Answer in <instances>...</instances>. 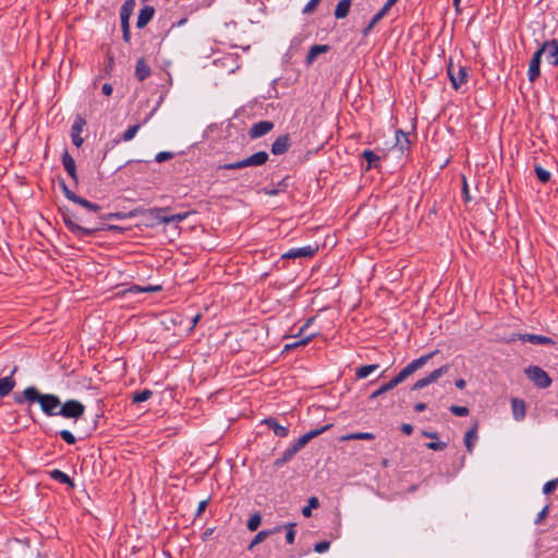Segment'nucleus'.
Segmentation results:
<instances>
[{"instance_id": "obj_1", "label": "nucleus", "mask_w": 558, "mask_h": 558, "mask_svg": "<svg viewBox=\"0 0 558 558\" xmlns=\"http://www.w3.org/2000/svg\"><path fill=\"white\" fill-rule=\"evenodd\" d=\"M438 353V350L429 352L428 354L422 355L418 359L413 360L404 368H402L392 379L381 385L377 390L373 391L369 396L371 399L388 392L389 390L397 387L399 384L404 381L409 376L413 375L416 371L421 369L430 359Z\"/></svg>"}, {"instance_id": "obj_2", "label": "nucleus", "mask_w": 558, "mask_h": 558, "mask_svg": "<svg viewBox=\"0 0 558 558\" xmlns=\"http://www.w3.org/2000/svg\"><path fill=\"white\" fill-rule=\"evenodd\" d=\"M24 400L28 402H38L43 412L49 416L59 415L61 402L54 395H43L36 387L31 386L23 391V397H15V401L17 403H22Z\"/></svg>"}, {"instance_id": "obj_3", "label": "nucleus", "mask_w": 558, "mask_h": 558, "mask_svg": "<svg viewBox=\"0 0 558 558\" xmlns=\"http://www.w3.org/2000/svg\"><path fill=\"white\" fill-rule=\"evenodd\" d=\"M268 160V154L264 150L257 151L253 154L252 156L236 162L232 163H226L223 166H220V169H227V170H235V169H242L245 167H257L264 165Z\"/></svg>"}, {"instance_id": "obj_4", "label": "nucleus", "mask_w": 558, "mask_h": 558, "mask_svg": "<svg viewBox=\"0 0 558 558\" xmlns=\"http://www.w3.org/2000/svg\"><path fill=\"white\" fill-rule=\"evenodd\" d=\"M526 377L541 389L548 388L553 380L549 375L539 366L531 365L524 371Z\"/></svg>"}, {"instance_id": "obj_5", "label": "nucleus", "mask_w": 558, "mask_h": 558, "mask_svg": "<svg viewBox=\"0 0 558 558\" xmlns=\"http://www.w3.org/2000/svg\"><path fill=\"white\" fill-rule=\"evenodd\" d=\"M447 73L454 89H458L462 84L466 82V68L454 63L451 59L447 66Z\"/></svg>"}, {"instance_id": "obj_6", "label": "nucleus", "mask_w": 558, "mask_h": 558, "mask_svg": "<svg viewBox=\"0 0 558 558\" xmlns=\"http://www.w3.org/2000/svg\"><path fill=\"white\" fill-rule=\"evenodd\" d=\"M450 369V365L449 364H445L436 369H434L432 373H429L427 376L418 379L417 381H415L413 384V386L411 387V390H420L430 384H434L436 383L441 376H444L445 374H447Z\"/></svg>"}, {"instance_id": "obj_7", "label": "nucleus", "mask_w": 558, "mask_h": 558, "mask_svg": "<svg viewBox=\"0 0 558 558\" xmlns=\"http://www.w3.org/2000/svg\"><path fill=\"white\" fill-rule=\"evenodd\" d=\"M450 369V365L449 364H445L436 369H434L432 373H429L427 376L418 379L417 381H415L413 384V386L411 387V390H420L430 384H434L436 383L441 376H444L445 374H447Z\"/></svg>"}, {"instance_id": "obj_8", "label": "nucleus", "mask_w": 558, "mask_h": 558, "mask_svg": "<svg viewBox=\"0 0 558 558\" xmlns=\"http://www.w3.org/2000/svg\"><path fill=\"white\" fill-rule=\"evenodd\" d=\"M85 407L77 400H68L59 409V415L77 420L84 414Z\"/></svg>"}, {"instance_id": "obj_9", "label": "nucleus", "mask_w": 558, "mask_h": 558, "mask_svg": "<svg viewBox=\"0 0 558 558\" xmlns=\"http://www.w3.org/2000/svg\"><path fill=\"white\" fill-rule=\"evenodd\" d=\"M515 340H521L523 342H530L536 345H547L555 344V341L546 336L542 335H532V333H513L509 337L507 342H513Z\"/></svg>"}, {"instance_id": "obj_10", "label": "nucleus", "mask_w": 558, "mask_h": 558, "mask_svg": "<svg viewBox=\"0 0 558 558\" xmlns=\"http://www.w3.org/2000/svg\"><path fill=\"white\" fill-rule=\"evenodd\" d=\"M135 7V0H125L121 11H120V19H121V26L123 32V39L128 43L130 41V26H129V20L130 16L133 13Z\"/></svg>"}, {"instance_id": "obj_11", "label": "nucleus", "mask_w": 558, "mask_h": 558, "mask_svg": "<svg viewBox=\"0 0 558 558\" xmlns=\"http://www.w3.org/2000/svg\"><path fill=\"white\" fill-rule=\"evenodd\" d=\"M61 187H62V191L65 195V197L70 201H72L73 203L75 204H78L81 205L82 207L88 209V210H93V211H98L100 210V206L97 205V204H94L83 197H80L77 196L75 193H73L64 182H61Z\"/></svg>"}, {"instance_id": "obj_12", "label": "nucleus", "mask_w": 558, "mask_h": 558, "mask_svg": "<svg viewBox=\"0 0 558 558\" xmlns=\"http://www.w3.org/2000/svg\"><path fill=\"white\" fill-rule=\"evenodd\" d=\"M539 50L542 54L546 56V59L551 65L558 66V41L556 39L545 41L539 47Z\"/></svg>"}, {"instance_id": "obj_13", "label": "nucleus", "mask_w": 558, "mask_h": 558, "mask_svg": "<svg viewBox=\"0 0 558 558\" xmlns=\"http://www.w3.org/2000/svg\"><path fill=\"white\" fill-rule=\"evenodd\" d=\"M318 250L317 245H306L303 247L291 248L282 254V258L295 259L301 257H312Z\"/></svg>"}, {"instance_id": "obj_14", "label": "nucleus", "mask_w": 558, "mask_h": 558, "mask_svg": "<svg viewBox=\"0 0 558 558\" xmlns=\"http://www.w3.org/2000/svg\"><path fill=\"white\" fill-rule=\"evenodd\" d=\"M73 218L74 217L69 214L63 216L64 223L73 233L78 235H92L97 230L96 228L82 227L76 221H74Z\"/></svg>"}, {"instance_id": "obj_15", "label": "nucleus", "mask_w": 558, "mask_h": 558, "mask_svg": "<svg viewBox=\"0 0 558 558\" xmlns=\"http://www.w3.org/2000/svg\"><path fill=\"white\" fill-rule=\"evenodd\" d=\"M331 427L330 424L323 426L318 429L310 430L308 433L302 435L296 442L293 445L296 451L301 450L308 441H311L313 438L317 437L322 433L326 432Z\"/></svg>"}, {"instance_id": "obj_16", "label": "nucleus", "mask_w": 558, "mask_h": 558, "mask_svg": "<svg viewBox=\"0 0 558 558\" xmlns=\"http://www.w3.org/2000/svg\"><path fill=\"white\" fill-rule=\"evenodd\" d=\"M85 124H86L85 119L78 116V117H76V119L72 125L71 137H72L73 144L77 148L81 147L84 142L83 137L81 136V132Z\"/></svg>"}, {"instance_id": "obj_17", "label": "nucleus", "mask_w": 558, "mask_h": 558, "mask_svg": "<svg viewBox=\"0 0 558 558\" xmlns=\"http://www.w3.org/2000/svg\"><path fill=\"white\" fill-rule=\"evenodd\" d=\"M274 128V123L270 121H260L252 125L248 135L251 138H258L266 135Z\"/></svg>"}, {"instance_id": "obj_18", "label": "nucleus", "mask_w": 558, "mask_h": 558, "mask_svg": "<svg viewBox=\"0 0 558 558\" xmlns=\"http://www.w3.org/2000/svg\"><path fill=\"white\" fill-rule=\"evenodd\" d=\"M410 147V141L408 134L401 130L396 132V144L391 150L396 154L402 155Z\"/></svg>"}, {"instance_id": "obj_19", "label": "nucleus", "mask_w": 558, "mask_h": 558, "mask_svg": "<svg viewBox=\"0 0 558 558\" xmlns=\"http://www.w3.org/2000/svg\"><path fill=\"white\" fill-rule=\"evenodd\" d=\"M542 56L543 54L538 48L530 61L529 71H527L530 82H534L539 75V64H541Z\"/></svg>"}, {"instance_id": "obj_20", "label": "nucleus", "mask_w": 558, "mask_h": 558, "mask_svg": "<svg viewBox=\"0 0 558 558\" xmlns=\"http://www.w3.org/2000/svg\"><path fill=\"white\" fill-rule=\"evenodd\" d=\"M511 411L513 418L518 422L522 421L526 415V405L522 399L512 398L511 399Z\"/></svg>"}, {"instance_id": "obj_21", "label": "nucleus", "mask_w": 558, "mask_h": 558, "mask_svg": "<svg viewBox=\"0 0 558 558\" xmlns=\"http://www.w3.org/2000/svg\"><path fill=\"white\" fill-rule=\"evenodd\" d=\"M169 210V207H154L148 210V215L151 216L158 223L169 225L170 215H166Z\"/></svg>"}, {"instance_id": "obj_22", "label": "nucleus", "mask_w": 558, "mask_h": 558, "mask_svg": "<svg viewBox=\"0 0 558 558\" xmlns=\"http://www.w3.org/2000/svg\"><path fill=\"white\" fill-rule=\"evenodd\" d=\"M290 146L289 135H281L276 138V141L271 145V153L274 155H282L284 154Z\"/></svg>"}, {"instance_id": "obj_23", "label": "nucleus", "mask_w": 558, "mask_h": 558, "mask_svg": "<svg viewBox=\"0 0 558 558\" xmlns=\"http://www.w3.org/2000/svg\"><path fill=\"white\" fill-rule=\"evenodd\" d=\"M62 163L68 174L77 182L76 165L73 157L64 150L62 154Z\"/></svg>"}, {"instance_id": "obj_24", "label": "nucleus", "mask_w": 558, "mask_h": 558, "mask_svg": "<svg viewBox=\"0 0 558 558\" xmlns=\"http://www.w3.org/2000/svg\"><path fill=\"white\" fill-rule=\"evenodd\" d=\"M155 14V9L150 5L144 7L137 16L136 26L138 28L145 27L153 19Z\"/></svg>"}, {"instance_id": "obj_25", "label": "nucleus", "mask_w": 558, "mask_h": 558, "mask_svg": "<svg viewBox=\"0 0 558 558\" xmlns=\"http://www.w3.org/2000/svg\"><path fill=\"white\" fill-rule=\"evenodd\" d=\"M328 50H329V46H327V45L312 46L306 56V63L312 64L319 54L325 53Z\"/></svg>"}, {"instance_id": "obj_26", "label": "nucleus", "mask_w": 558, "mask_h": 558, "mask_svg": "<svg viewBox=\"0 0 558 558\" xmlns=\"http://www.w3.org/2000/svg\"><path fill=\"white\" fill-rule=\"evenodd\" d=\"M264 423L274 430L275 435L278 437L288 436V428L286 426L280 425L275 418H266Z\"/></svg>"}, {"instance_id": "obj_27", "label": "nucleus", "mask_w": 558, "mask_h": 558, "mask_svg": "<svg viewBox=\"0 0 558 558\" xmlns=\"http://www.w3.org/2000/svg\"><path fill=\"white\" fill-rule=\"evenodd\" d=\"M135 75L140 81H144L150 75V69L143 58L136 61Z\"/></svg>"}, {"instance_id": "obj_28", "label": "nucleus", "mask_w": 558, "mask_h": 558, "mask_svg": "<svg viewBox=\"0 0 558 558\" xmlns=\"http://www.w3.org/2000/svg\"><path fill=\"white\" fill-rule=\"evenodd\" d=\"M477 439V426L474 425L470 430H468L464 435V444L466 447V450L472 453L474 444Z\"/></svg>"}, {"instance_id": "obj_29", "label": "nucleus", "mask_w": 558, "mask_h": 558, "mask_svg": "<svg viewBox=\"0 0 558 558\" xmlns=\"http://www.w3.org/2000/svg\"><path fill=\"white\" fill-rule=\"evenodd\" d=\"M279 531H280V527H276L274 530H263V531L258 532L255 535V537L253 538V541L251 542V544L248 545V549L252 550L256 545L264 542L269 535H271L276 532H279Z\"/></svg>"}, {"instance_id": "obj_30", "label": "nucleus", "mask_w": 558, "mask_h": 558, "mask_svg": "<svg viewBox=\"0 0 558 558\" xmlns=\"http://www.w3.org/2000/svg\"><path fill=\"white\" fill-rule=\"evenodd\" d=\"M15 387V381L11 376L0 378V397L8 396Z\"/></svg>"}, {"instance_id": "obj_31", "label": "nucleus", "mask_w": 558, "mask_h": 558, "mask_svg": "<svg viewBox=\"0 0 558 558\" xmlns=\"http://www.w3.org/2000/svg\"><path fill=\"white\" fill-rule=\"evenodd\" d=\"M351 7V0H340L335 9L336 19H344Z\"/></svg>"}, {"instance_id": "obj_32", "label": "nucleus", "mask_w": 558, "mask_h": 558, "mask_svg": "<svg viewBox=\"0 0 558 558\" xmlns=\"http://www.w3.org/2000/svg\"><path fill=\"white\" fill-rule=\"evenodd\" d=\"M375 435L372 433H352L341 437L342 441L347 440H373Z\"/></svg>"}, {"instance_id": "obj_33", "label": "nucleus", "mask_w": 558, "mask_h": 558, "mask_svg": "<svg viewBox=\"0 0 558 558\" xmlns=\"http://www.w3.org/2000/svg\"><path fill=\"white\" fill-rule=\"evenodd\" d=\"M378 365L377 364H369V365H362L360 367L356 368L355 371V375L359 379H364L366 378L369 374H372L373 372H375L376 369H378Z\"/></svg>"}, {"instance_id": "obj_34", "label": "nucleus", "mask_w": 558, "mask_h": 558, "mask_svg": "<svg viewBox=\"0 0 558 558\" xmlns=\"http://www.w3.org/2000/svg\"><path fill=\"white\" fill-rule=\"evenodd\" d=\"M388 10H386L384 7L372 17L367 26L364 28L363 34L366 36L373 27L386 15Z\"/></svg>"}, {"instance_id": "obj_35", "label": "nucleus", "mask_w": 558, "mask_h": 558, "mask_svg": "<svg viewBox=\"0 0 558 558\" xmlns=\"http://www.w3.org/2000/svg\"><path fill=\"white\" fill-rule=\"evenodd\" d=\"M162 288L161 286L159 284H156V286H145V287H142V286H133L131 287L129 290H126V292H131V293H141V292H148V293H151V292H158L160 291Z\"/></svg>"}, {"instance_id": "obj_36", "label": "nucleus", "mask_w": 558, "mask_h": 558, "mask_svg": "<svg viewBox=\"0 0 558 558\" xmlns=\"http://www.w3.org/2000/svg\"><path fill=\"white\" fill-rule=\"evenodd\" d=\"M50 476L60 483L69 484L71 487H74L73 481L70 478V476L60 470L51 471Z\"/></svg>"}, {"instance_id": "obj_37", "label": "nucleus", "mask_w": 558, "mask_h": 558, "mask_svg": "<svg viewBox=\"0 0 558 558\" xmlns=\"http://www.w3.org/2000/svg\"><path fill=\"white\" fill-rule=\"evenodd\" d=\"M298 451L295 450V448L293 446H291L290 448H288L283 453H282V457L280 459H277L275 461V465L276 466H281L283 465L284 463H287L288 461H290L294 454L296 453Z\"/></svg>"}, {"instance_id": "obj_38", "label": "nucleus", "mask_w": 558, "mask_h": 558, "mask_svg": "<svg viewBox=\"0 0 558 558\" xmlns=\"http://www.w3.org/2000/svg\"><path fill=\"white\" fill-rule=\"evenodd\" d=\"M151 395H153V392L148 389L137 391V392L133 393L132 401L134 403L144 402V401L148 400L151 397Z\"/></svg>"}, {"instance_id": "obj_39", "label": "nucleus", "mask_w": 558, "mask_h": 558, "mask_svg": "<svg viewBox=\"0 0 558 558\" xmlns=\"http://www.w3.org/2000/svg\"><path fill=\"white\" fill-rule=\"evenodd\" d=\"M262 517L258 512L251 515V518L247 521V529L250 531H256L258 526L260 525Z\"/></svg>"}, {"instance_id": "obj_40", "label": "nucleus", "mask_w": 558, "mask_h": 558, "mask_svg": "<svg viewBox=\"0 0 558 558\" xmlns=\"http://www.w3.org/2000/svg\"><path fill=\"white\" fill-rule=\"evenodd\" d=\"M319 505L318 499L316 497H311L308 499V505L302 509V514L306 518L311 517L312 509L317 508Z\"/></svg>"}, {"instance_id": "obj_41", "label": "nucleus", "mask_w": 558, "mask_h": 558, "mask_svg": "<svg viewBox=\"0 0 558 558\" xmlns=\"http://www.w3.org/2000/svg\"><path fill=\"white\" fill-rule=\"evenodd\" d=\"M363 157L367 160V169L372 168V167H375L376 166V161H378L380 159L379 156H377L374 151L372 150H364L363 151Z\"/></svg>"}, {"instance_id": "obj_42", "label": "nucleus", "mask_w": 558, "mask_h": 558, "mask_svg": "<svg viewBox=\"0 0 558 558\" xmlns=\"http://www.w3.org/2000/svg\"><path fill=\"white\" fill-rule=\"evenodd\" d=\"M140 128H141L140 124H135V125L128 128V130L123 133V136H122L123 141L129 142V141L133 140L135 137V135L137 134Z\"/></svg>"}, {"instance_id": "obj_43", "label": "nucleus", "mask_w": 558, "mask_h": 558, "mask_svg": "<svg viewBox=\"0 0 558 558\" xmlns=\"http://www.w3.org/2000/svg\"><path fill=\"white\" fill-rule=\"evenodd\" d=\"M535 173H536L537 179L543 183L548 182L550 179V173L547 170H545L544 168H542L541 166H537L535 168Z\"/></svg>"}, {"instance_id": "obj_44", "label": "nucleus", "mask_w": 558, "mask_h": 558, "mask_svg": "<svg viewBox=\"0 0 558 558\" xmlns=\"http://www.w3.org/2000/svg\"><path fill=\"white\" fill-rule=\"evenodd\" d=\"M449 411L457 416H466L469 414V409L466 407L451 405Z\"/></svg>"}, {"instance_id": "obj_45", "label": "nucleus", "mask_w": 558, "mask_h": 558, "mask_svg": "<svg viewBox=\"0 0 558 558\" xmlns=\"http://www.w3.org/2000/svg\"><path fill=\"white\" fill-rule=\"evenodd\" d=\"M60 436L61 438L66 442V444H74L75 442V437L74 435L70 432V430H66V429H63L60 432Z\"/></svg>"}, {"instance_id": "obj_46", "label": "nucleus", "mask_w": 558, "mask_h": 558, "mask_svg": "<svg viewBox=\"0 0 558 558\" xmlns=\"http://www.w3.org/2000/svg\"><path fill=\"white\" fill-rule=\"evenodd\" d=\"M557 485H558V480H551V481H548L544 487H543V493L544 494H550L553 493L556 488H557Z\"/></svg>"}, {"instance_id": "obj_47", "label": "nucleus", "mask_w": 558, "mask_h": 558, "mask_svg": "<svg viewBox=\"0 0 558 558\" xmlns=\"http://www.w3.org/2000/svg\"><path fill=\"white\" fill-rule=\"evenodd\" d=\"M173 156H174V154L171 151H160L156 155L155 160L157 162H163L166 160L173 158Z\"/></svg>"}, {"instance_id": "obj_48", "label": "nucleus", "mask_w": 558, "mask_h": 558, "mask_svg": "<svg viewBox=\"0 0 558 558\" xmlns=\"http://www.w3.org/2000/svg\"><path fill=\"white\" fill-rule=\"evenodd\" d=\"M191 213L186 211V213H178V214H174V215H170V223L172 222H181L183 221L184 219H186L189 216H190Z\"/></svg>"}, {"instance_id": "obj_49", "label": "nucleus", "mask_w": 558, "mask_h": 558, "mask_svg": "<svg viewBox=\"0 0 558 558\" xmlns=\"http://www.w3.org/2000/svg\"><path fill=\"white\" fill-rule=\"evenodd\" d=\"M330 547V543L327 542V541H324V542H319L317 544H315V547H314V550L318 554H323L325 551H327Z\"/></svg>"}, {"instance_id": "obj_50", "label": "nucleus", "mask_w": 558, "mask_h": 558, "mask_svg": "<svg viewBox=\"0 0 558 558\" xmlns=\"http://www.w3.org/2000/svg\"><path fill=\"white\" fill-rule=\"evenodd\" d=\"M426 447L428 449H430V450L441 451V450H444L447 447V444L446 442H441V441H433V442H428L426 445Z\"/></svg>"}, {"instance_id": "obj_51", "label": "nucleus", "mask_w": 558, "mask_h": 558, "mask_svg": "<svg viewBox=\"0 0 558 558\" xmlns=\"http://www.w3.org/2000/svg\"><path fill=\"white\" fill-rule=\"evenodd\" d=\"M320 0H310L308 3L304 7L303 9V13L304 14H310L312 13L316 7L318 5Z\"/></svg>"}, {"instance_id": "obj_52", "label": "nucleus", "mask_w": 558, "mask_h": 558, "mask_svg": "<svg viewBox=\"0 0 558 558\" xmlns=\"http://www.w3.org/2000/svg\"><path fill=\"white\" fill-rule=\"evenodd\" d=\"M287 527H288V531L286 534V539H287V543L292 544L295 538L294 524H289Z\"/></svg>"}, {"instance_id": "obj_53", "label": "nucleus", "mask_w": 558, "mask_h": 558, "mask_svg": "<svg viewBox=\"0 0 558 558\" xmlns=\"http://www.w3.org/2000/svg\"><path fill=\"white\" fill-rule=\"evenodd\" d=\"M548 509L549 507L548 506H545L542 511L537 514V518L535 519V523L538 524L541 523L547 515L548 513Z\"/></svg>"}, {"instance_id": "obj_54", "label": "nucleus", "mask_w": 558, "mask_h": 558, "mask_svg": "<svg viewBox=\"0 0 558 558\" xmlns=\"http://www.w3.org/2000/svg\"><path fill=\"white\" fill-rule=\"evenodd\" d=\"M315 336H316V333H312V335H310V336H307L305 338H302V339L298 340L296 341L299 347L306 345L311 341V339H313Z\"/></svg>"}, {"instance_id": "obj_55", "label": "nucleus", "mask_w": 558, "mask_h": 558, "mask_svg": "<svg viewBox=\"0 0 558 558\" xmlns=\"http://www.w3.org/2000/svg\"><path fill=\"white\" fill-rule=\"evenodd\" d=\"M401 430L405 435H411L413 432V426L411 424L404 423L401 425Z\"/></svg>"}, {"instance_id": "obj_56", "label": "nucleus", "mask_w": 558, "mask_h": 558, "mask_svg": "<svg viewBox=\"0 0 558 558\" xmlns=\"http://www.w3.org/2000/svg\"><path fill=\"white\" fill-rule=\"evenodd\" d=\"M313 319H314V318H310V319H307V320H306V323H305V324L301 327V329L299 330V333H298V335H295V336H292V338L300 337V336L303 333V331H304L308 326H311V324H312Z\"/></svg>"}, {"instance_id": "obj_57", "label": "nucleus", "mask_w": 558, "mask_h": 558, "mask_svg": "<svg viewBox=\"0 0 558 558\" xmlns=\"http://www.w3.org/2000/svg\"><path fill=\"white\" fill-rule=\"evenodd\" d=\"M102 93L106 95V96H110L112 94V86L109 84V83H106L102 85V88H101Z\"/></svg>"}, {"instance_id": "obj_58", "label": "nucleus", "mask_w": 558, "mask_h": 558, "mask_svg": "<svg viewBox=\"0 0 558 558\" xmlns=\"http://www.w3.org/2000/svg\"><path fill=\"white\" fill-rule=\"evenodd\" d=\"M202 315L197 314L192 318L190 330H193L195 326L197 325L198 320L201 319Z\"/></svg>"}, {"instance_id": "obj_59", "label": "nucleus", "mask_w": 558, "mask_h": 558, "mask_svg": "<svg viewBox=\"0 0 558 558\" xmlns=\"http://www.w3.org/2000/svg\"><path fill=\"white\" fill-rule=\"evenodd\" d=\"M423 436L427 437V438H432V439H438V435L437 433L435 432H422Z\"/></svg>"}, {"instance_id": "obj_60", "label": "nucleus", "mask_w": 558, "mask_h": 558, "mask_svg": "<svg viewBox=\"0 0 558 558\" xmlns=\"http://www.w3.org/2000/svg\"><path fill=\"white\" fill-rule=\"evenodd\" d=\"M295 348H299V345H298V342H296V341H294V342H290V343H287V344L284 345V349H283V350H284V351H290V350H293V349H295Z\"/></svg>"}, {"instance_id": "obj_61", "label": "nucleus", "mask_w": 558, "mask_h": 558, "mask_svg": "<svg viewBox=\"0 0 558 558\" xmlns=\"http://www.w3.org/2000/svg\"><path fill=\"white\" fill-rule=\"evenodd\" d=\"M454 384H456V387L459 389H464V387L466 385L465 380L462 378L457 379Z\"/></svg>"}, {"instance_id": "obj_62", "label": "nucleus", "mask_w": 558, "mask_h": 558, "mask_svg": "<svg viewBox=\"0 0 558 558\" xmlns=\"http://www.w3.org/2000/svg\"><path fill=\"white\" fill-rule=\"evenodd\" d=\"M425 409H426V404H425V403H422V402H421V403H416V404H415V407H414V410H415L416 412H422V411H424Z\"/></svg>"}, {"instance_id": "obj_63", "label": "nucleus", "mask_w": 558, "mask_h": 558, "mask_svg": "<svg viewBox=\"0 0 558 558\" xmlns=\"http://www.w3.org/2000/svg\"><path fill=\"white\" fill-rule=\"evenodd\" d=\"M206 505H207L206 500L201 501L199 505H198L197 512L198 513L203 512L205 510V508H206Z\"/></svg>"}, {"instance_id": "obj_64", "label": "nucleus", "mask_w": 558, "mask_h": 558, "mask_svg": "<svg viewBox=\"0 0 558 558\" xmlns=\"http://www.w3.org/2000/svg\"><path fill=\"white\" fill-rule=\"evenodd\" d=\"M397 2V0H387L384 8L389 11V9Z\"/></svg>"}]
</instances>
